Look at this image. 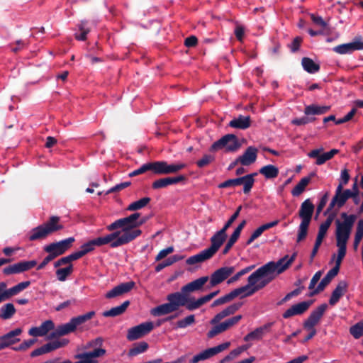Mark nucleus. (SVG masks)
<instances>
[{"mask_svg": "<svg viewBox=\"0 0 363 363\" xmlns=\"http://www.w3.org/2000/svg\"><path fill=\"white\" fill-rule=\"evenodd\" d=\"M255 267V265H250V266H248L242 269H241L240 272H238V273H236L234 276H233L232 277H230L228 280V284H231V283H233V282H235L237 281L242 276L249 273L250 272H251L254 268Z\"/></svg>", "mask_w": 363, "mask_h": 363, "instance_id": "49", "label": "nucleus"}, {"mask_svg": "<svg viewBox=\"0 0 363 363\" xmlns=\"http://www.w3.org/2000/svg\"><path fill=\"white\" fill-rule=\"evenodd\" d=\"M347 282L345 280L340 281L332 292L331 296L329 299V304L335 306L340 300V298L347 292Z\"/></svg>", "mask_w": 363, "mask_h": 363, "instance_id": "31", "label": "nucleus"}, {"mask_svg": "<svg viewBox=\"0 0 363 363\" xmlns=\"http://www.w3.org/2000/svg\"><path fill=\"white\" fill-rule=\"evenodd\" d=\"M101 246H103V244L99 237L83 244L80 247V252L82 253V255L84 256L86 254L94 251L96 247Z\"/></svg>", "mask_w": 363, "mask_h": 363, "instance_id": "39", "label": "nucleus"}, {"mask_svg": "<svg viewBox=\"0 0 363 363\" xmlns=\"http://www.w3.org/2000/svg\"><path fill=\"white\" fill-rule=\"evenodd\" d=\"M257 173H252L243 177L230 179L218 184L219 189H225L228 187H235L240 185H243V193L247 194L250 192L254 183V177L257 175Z\"/></svg>", "mask_w": 363, "mask_h": 363, "instance_id": "9", "label": "nucleus"}, {"mask_svg": "<svg viewBox=\"0 0 363 363\" xmlns=\"http://www.w3.org/2000/svg\"><path fill=\"white\" fill-rule=\"evenodd\" d=\"M315 206L309 199L305 200L301 205L298 216L301 222L298 226L296 242L303 240L307 235L309 225L314 212Z\"/></svg>", "mask_w": 363, "mask_h": 363, "instance_id": "6", "label": "nucleus"}, {"mask_svg": "<svg viewBox=\"0 0 363 363\" xmlns=\"http://www.w3.org/2000/svg\"><path fill=\"white\" fill-rule=\"evenodd\" d=\"M264 233V231L262 230L261 227L259 226V228H257L252 234L250 236V238H248V240H247L246 242V245H250V244H252L256 239H257L262 233Z\"/></svg>", "mask_w": 363, "mask_h": 363, "instance_id": "62", "label": "nucleus"}, {"mask_svg": "<svg viewBox=\"0 0 363 363\" xmlns=\"http://www.w3.org/2000/svg\"><path fill=\"white\" fill-rule=\"evenodd\" d=\"M95 315L94 311H89L85 314L80 315L76 317H73L71 318L72 323L77 328L78 326L82 324L86 323V321L91 320Z\"/></svg>", "mask_w": 363, "mask_h": 363, "instance_id": "46", "label": "nucleus"}, {"mask_svg": "<svg viewBox=\"0 0 363 363\" xmlns=\"http://www.w3.org/2000/svg\"><path fill=\"white\" fill-rule=\"evenodd\" d=\"M327 308L328 305L326 303H323L315 310L313 311L303 323L304 328H314V326L320 321Z\"/></svg>", "mask_w": 363, "mask_h": 363, "instance_id": "21", "label": "nucleus"}, {"mask_svg": "<svg viewBox=\"0 0 363 363\" xmlns=\"http://www.w3.org/2000/svg\"><path fill=\"white\" fill-rule=\"evenodd\" d=\"M135 283L133 281L121 283L106 294V298H113L130 291L135 286Z\"/></svg>", "mask_w": 363, "mask_h": 363, "instance_id": "22", "label": "nucleus"}, {"mask_svg": "<svg viewBox=\"0 0 363 363\" xmlns=\"http://www.w3.org/2000/svg\"><path fill=\"white\" fill-rule=\"evenodd\" d=\"M296 257V252H294L290 257L285 255L277 262L271 261L259 267L248 277L247 281L250 285H253V288L248 290L242 297L250 296L264 288L278 275L286 271L294 262Z\"/></svg>", "mask_w": 363, "mask_h": 363, "instance_id": "1", "label": "nucleus"}, {"mask_svg": "<svg viewBox=\"0 0 363 363\" xmlns=\"http://www.w3.org/2000/svg\"><path fill=\"white\" fill-rule=\"evenodd\" d=\"M240 236L238 235H236L235 233H233L230 235L229 240H228L225 246L224 247L222 253L223 255H226L228 253L230 250L232 248V247L234 245V244L237 242Z\"/></svg>", "mask_w": 363, "mask_h": 363, "instance_id": "55", "label": "nucleus"}, {"mask_svg": "<svg viewBox=\"0 0 363 363\" xmlns=\"http://www.w3.org/2000/svg\"><path fill=\"white\" fill-rule=\"evenodd\" d=\"M35 341H36V340H35V339H30V340H25L18 347H13V349L16 351L26 350V349L31 347L35 342Z\"/></svg>", "mask_w": 363, "mask_h": 363, "instance_id": "64", "label": "nucleus"}, {"mask_svg": "<svg viewBox=\"0 0 363 363\" xmlns=\"http://www.w3.org/2000/svg\"><path fill=\"white\" fill-rule=\"evenodd\" d=\"M179 295L182 299V301H181V303H182L181 306H185L186 308L190 311L196 310L204 304L201 297L195 300L194 298L189 297L188 294H180V292H179Z\"/></svg>", "mask_w": 363, "mask_h": 363, "instance_id": "32", "label": "nucleus"}, {"mask_svg": "<svg viewBox=\"0 0 363 363\" xmlns=\"http://www.w3.org/2000/svg\"><path fill=\"white\" fill-rule=\"evenodd\" d=\"M301 65L307 72L315 73L320 70V65L315 63L312 59L309 57H303L301 60Z\"/></svg>", "mask_w": 363, "mask_h": 363, "instance_id": "40", "label": "nucleus"}, {"mask_svg": "<svg viewBox=\"0 0 363 363\" xmlns=\"http://www.w3.org/2000/svg\"><path fill=\"white\" fill-rule=\"evenodd\" d=\"M339 270L340 269H337V267H333L330 269L319 283L318 286L320 288L324 290L325 288L330 283L331 280L338 274Z\"/></svg>", "mask_w": 363, "mask_h": 363, "instance_id": "43", "label": "nucleus"}, {"mask_svg": "<svg viewBox=\"0 0 363 363\" xmlns=\"http://www.w3.org/2000/svg\"><path fill=\"white\" fill-rule=\"evenodd\" d=\"M208 277H202L195 279L182 287L180 294H188L190 292L201 290L208 281Z\"/></svg>", "mask_w": 363, "mask_h": 363, "instance_id": "29", "label": "nucleus"}, {"mask_svg": "<svg viewBox=\"0 0 363 363\" xmlns=\"http://www.w3.org/2000/svg\"><path fill=\"white\" fill-rule=\"evenodd\" d=\"M187 177L185 175L180 174L177 177H168L160 178L152 183L153 189H160L166 188L170 185H174L179 182H185Z\"/></svg>", "mask_w": 363, "mask_h": 363, "instance_id": "18", "label": "nucleus"}, {"mask_svg": "<svg viewBox=\"0 0 363 363\" xmlns=\"http://www.w3.org/2000/svg\"><path fill=\"white\" fill-rule=\"evenodd\" d=\"M235 270V267H223L216 270L211 276L210 287L215 286L225 281Z\"/></svg>", "mask_w": 363, "mask_h": 363, "instance_id": "16", "label": "nucleus"}, {"mask_svg": "<svg viewBox=\"0 0 363 363\" xmlns=\"http://www.w3.org/2000/svg\"><path fill=\"white\" fill-rule=\"evenodd\" d=\"M167 303L159 305L151 310V314L154 316H162L172 313L177 311L182 303V297L179 292L169 294L167 296Z\"/></svg>", "mask_w": 363, "mask_h": 363, "instance_id": "7", "label": "nucleus"}, {"mask_svg": "<svg viewBox=\"0 0 363 363\" xmlns=\"http://www.w3.org/2000/svg\"><path fill=\"white\" fill-rule=\"evenodd\" d=\"M333 50L340 55L350 54L355 50H362L363 42L358 40L352 43L341 44L334 47Z\"/></svg>", "mask_w": 363, "mask_h": 363, "instance_id": "23", "label": "nucleus"}, {"mask_svg": "<svg viewBox=\"0 0 363 363\" xmlns=\"http://www.w3.org/2000/svg\"><path fill=\"white\" fill-rule=\"evenodd\" d=\"M330 107L328 106H318L311 104L306 106L304 109V113L307 116L308 123H312L315 120V117L311 116V115H322L327 113Z\"/></svg>", "mask_w": 363, "mask_h": 363, "instance_id": "28", "label": "nucleus"}, {"mask_svg": "<svg viewBox=\"0 0 363 363\" xmlns=\"http://www.w3.org/2000/svg\"><path fill=\"white\" fill-rule=\"evenodd\" d=\"M253 288V285H250V281H247V284L245 286H241L240 288H237L228 294L220 297L221 304H225L231 301L233 299L236 298L238 296H240V298H242V295L245 294L248 290Z\"/></svg>", "mask_w": 363, "mask_h": 363, "instance_id": "25", "label": "nucleus"}, {"mask_svg": "<svg viewBox=\"0 0 363 363\" xmlns=\"http://www.w3.org/2000/svg\"><path fill=\"white\" fill-rule=\"evenodd\" d=\"M242 319L241 315H235L233 318H230L225 321L214 326L212 328L211 330H209L207 333V336L208 338H213L216 335L219 333H221L225 330H227L230 327L237 324Z\"/></svg>", "mask_w": 363, "mask_h": 363, "instance_id": "17", "label": "nucleus"}, {"mask_svg": "<svg viewBox=\"0 0 363 363\" xmlns=\"http://www.w3.org/2000/svg\"><path fill=\"white\" fill-rule=\"evenodd\" d=\"M335 217V213H330L328 216V217L327 218V219L325 220V221L322 223L320 225L319 229H318V235L316 237V240H315L313 248L312 250V252L311 253V256H310L311 262H312L313 260L314 257L317 255L318 249H319L320 246L321 245L322 242L327 234V231H328V228H330V226L331 225Z\"/></svg>", "mask_w": 363, "mask_h": 363, "instance_id": "11", "label": "nucleus"}, {"mask_svg": "<svg viewBox=\"0 0 363 363\" xmlns=\"http://www.w3.org/2000/svg\"><path fill=\"white\" fill-rule=\"evenodd\" d=\"M323 151V148L315 149L308 152V156L311 158H316L315 164L317 165H321L326 161L332 159L328 152L320 155V152Z\"/></svg>", "mask_w": 363, "mask_h": 363, "instance_id": "36", "label": "nucleus"}, {"mask_svg": "<svg viewBox=\"0 0 363 363\" xmlns=\"http://www.w3.org/2000/svg\"><path fill=\"white\" fill-rule=\"evenodd\" d=\"M303 42V38L300 36H296L292 42L288 45L291 52H296L299 50L301 45Z\"/></svg>", "mask_w": 363, "mask_h": 363, "instance_id": "57", "label": "nucleus"}, {"mask_svg": "<svg viewBox=\"0 0 363 363\" xmlns=\"http://www.w3.org/2000/svg\"><path fill=\"white\" fill-rule=\"evenodd\" d=\"M213 356V355L211 352V349L208 348V349L200 352L199 354L194 356L191 362V363H197L199 361L205 360V359H208Z\"/></svg>", "mask_w": 363, "mask_h": 363, "instance_id": "52", "label": "nucleus"}, {"mask_svg": "<svg viewBox=\"0 0 363 363\" xmlns=\"http://www.w3.org/2000/svg\"><path fill=\"white\" fill-rule=\"evenodd\" d=\"M341 218L343 220H336V245L338 247L337 257L335 260V265L334 267L340 269V264L343 258L346 255L347 251V242L350 238V233L352 232L353 225L357 219V216L354 214L348 215L347 213H342Z\"/></svg>", "mask_w": 363, "mask_h": 363, "instance_id": "2", "label": "nucleus"}, {"mask_svg": "<svg viewBox=\"0 0 363 363\" xmlns=\"http://www.w3.org/2000/svg\"><path fill=\"white\" fill-rule=\"evenodd\" d=\"M41 332L44 335H47L48 333L50 330H55V324L51 320H48L44 321L40 325Z\"/></svg>", "mask_w": 363, "mask_h": 363, "instance_id": "58", "label": "nucleus"}, {"mask_svg": "<svg viewBox=\"0 0 363 363\" xmlns=\"http://www.w3.org/2000/svg\"><path fill=\"white\" fill-rule=\"evenodd\" d=\"M184 163L168 164L167 162L155 161L143 164L140 168L129 173V177H133L142 174L147 171H152V173L157 175H167L175 174L185 168Z\"/></svg>", "mask_w": 363, "mask_h": 363, "instance_id": "4", "label": "nucleus"}, {"mask_svg": "<svg viewBox=\"0 0 363 363\" xmlns=\"http://www.w3.org/2000/svg\"><path fill=\"white\" fill-rule=\"evenodd\" d=\"M154 328L152 322H145L139 324L135 327L130 328L127 334V339L128 340H135L139 339L148 333H150Z\"/></svg>", "mask_w": 363, "mask_h": 363, "instance_id": "12", "label": "nucleus"}, {"mask_svg": "<svg viewBox=\"0 0 363 363\" xmlns=\"http://www.w3.org/2000/svg\"><path fill=\"white\" fill-rule=\"evenodd\" d=\"M310 182V177H305L302 178L292 189L291 194L294 196H298L299 195H301L305 191L306 187L308 185Z\"/></svg>", "mask_w": 363, "mask_h": 363, "instance_id": "42", "label": "nucleus"}, {"mask_svg": "<svg viewBox=\"0 0 363 363\" xmlns=\"http://www.w3.org/2000/svg\"><path fill=\"white\" fill-rule=\"evenodd\" d=\"M148 348V344L146 342H140L134 344L133 347L129 350L128 355L130 357L136 356L145 352Z\"/></svg>", "mask_w": 363, "mask_h": 363, "instance_id": "47", "label": "nucleus"}, {"mask_svg": "<svg viewBox=\"0 0 363 363\" xmlns=\"http://www.w3.org/2000/svg\"><path fill=\"white\" fill-rule=\"evenodd\" d=\"M242 209V206H240L235 213L230 216V218L228 219V220L225 223L223 227L221 229H224V230L226 232L227 230L231 226V225L234 223V221L238 218V217L240 215V212Z\"/></svg>", "mask_w": 363, "mask_h": 363, "instance_id": "59", "label": "nucleus"}, {"mask_svg": "<svg viewBox=\"0 0 363 363\" xmlns=\"http://www.w3.org/2000/svg\"><path fill=\"white\" fill-rule=\"evenodd\" d=\"M21 333L22 330L21 328H16L1 336L0 350L20 341V339L18 338L17 336L20 335Z\"/></svg>", "mask_w": 363, "mask_h": 363, "instance_id": "24", "label": "nucleus"}, {"mask_svg": "<svg viewBox=\"0 0 363 363\" xmlns=\"http://www.w3.org/2000/svg\"><path fill=\"white\" fill-rule=\"evenodd\" d=\"M350 333L355 339L361 337L363 335V323L359 322L352 325L350 328Z\"/></svg>", "mask_w": 363, "mask_h": 363, "instance_id": "51", "label": "nucleus"}, {"mask_svg": "<svg viewBox=\"0 0 363 363\" xmlns=\"http://www.w3.org/2000/svg\"><path fill=\"white\" fill-rule=\"evenodd\" d=\"M151 201L150 197H143L138 201H134L128 205L126 210L135 211L145 207Z\"/></svg>", "mask_w": 363, "mask_h": 363, "instance_id": "44", "label": "nucleus"}, {"mask_svg": "<svg viewBox=\"0 0 363 363\" xmlns=\"http://www.w3.org/2000/svg\"><path fill=\"white\" fill-rule=\"evenodd\" d=\"M213 257L207 251L206 249L202 250L199 253L189 257L186 260V263L189 265H193L197 263L205 262Z\"/></svg>", "mask_w": 363, "mask_h": 363, "instance_id": "35", "label": "nucleus"}, {"mask_svg": "<svg viewBox=\"0 0 363 363\" xmlns=\"http://www.w3.org/2000/svg\"><path fill=\"white\" fill-rule=\"evenodd\" d=\"M313 300H308L300 302L298 303L293 305L289 309H287L283 314L282 316L285 319H288L294 315H302L313 304Z\"/></svg>", "mask_w": 363, "mask_h": 363, "instance_id": "19", "label": "nucleus"}, {"mask_svg": "<svg viewBox=\"0 0 363 363\" xmlns=\"http://www.w3.org/2000/svg\"><path fill=\"white\" fill-rule=\"evenodd\" d=\"M140 218V213L135 212L127 217L120 218L117 223L119 226L126 225L130 230H139L138 228L145 223L148 220V217L146 216L141 218Z\"/></svg>", "mask_w": 363, "mask_h": 363, "instance_id": "13", "label": "nucleus"}, {"mask_svg": "<svg viewBox=\"0 0 363 363\" xmlns=\"http://www.w3.org/2000/svg\"><path fill=\"white\" fill-rule=\"evenodd\" d=\"M119 219L108 225L107 230L113 231L118 228H121V231H114L104 237H99L103 245L109 244L111 247L116 248L130 242L142 234L141 230H130L126 225L119 226L117 223Z\"/></svg>", "mask_w": 363, "mask_h": 363, "instance_id": "3", "label": "nucleus"}, {"mask_svg": "<svg viewBox=\"0 0 363 363\" xmlns=\"http://www.w3.org/2000/svg\"><path fill=\"white\" fill-rule=\"evenodd\" d=\"M263 334L262 333V330L259 328H256L255 330L249 333L244 337V340L245 342L254 340H261L262 338Z\"/></svg>", "mask_w": 363, "mask_h": 363, "instance_id": "54", "label": "nucleus"}, {"mask_svg": "<svg viewBox=\"0 0 363 363\" xmlns=\"http://www.w3.org/2000/svg\"><path fill=\"white\" fill-rule=\"evenodd\" d=\"M76 328L72 320L65 324L58 325L52 332L49 334V339L57 338L75 331Z\"/></svg>", "mask_w": 363, "mask_h": 363, "instance_id": "27", "label": "nucleus"}, {"mask_svg": "<svg viewBox=\"0 0 363 363\" xmlns=\"http://www.w3.org/2000/svg\"><path fill=\"white\" fill-rule=\"evenodd\" d=\"M131 184L130 182H125L121 184H116L113 187L109 189L107 191L105 192V195H108L111 193L118 192L126 187H128Z\"/></svg>", "mask_w": 363, "mask_h": 363, "instance_id": "60", "label": "nucleus"}, {"mask_svg": "<svg viewBox=\"0 0 363 363\" xmlns=\"http://www.w3.org/2000/svg\"><path fill=\"white\" fill-rule=\"evenodd\" d=\"M196 322L195 320V315H189L184 318L178 320L175 325L174 326V329L177 330L178 328H185L188 326H190L193 324H194Z\"/></svg>", "mask_w": 363, "mask_h": 363, "instance_id": "48", "label": "nucleus"}, {"mask_svg": "<svg viewBox=\"0 0 363 363\" xmlns=\"http://www.w3.org/2000/svg\"><path fill=\"white\" fill-rule=\"evenodd\" d=\"M258 150L254 146H249L243 154L238 157L240 164L243 166H249L253 164L257 157Z\"/></svg>", "mask_w": 363, "mask_h": 363, "instance_id": "26", "label": "nucleus"}, {"mask_svg": "<svg viewBox=\"0 0 363 363\" xmlns=\"http://www.w3.org/2000/svg\"><path fill=\"white\" fill-rule=\"evenodd\" d=\"M242 306V302L235 303L233 304L230 305L229 306L223 309L222 311L217 313L211 320V323L215 325L220 322L223 318L234 314L237 311H238L240 308Z\"/></svg>", "mask_w": 363, "mask_h": 363, "instance_id": "30", "label": "nucleus"}, {"mask_svg": "<svg viewBox=\"0 0 363 363\" xmlns=\"http://www.w3.org/2000/svg\"><path fill=\"white\" fill-rule=\"evenodd\" d=\"M174 249L173 246H169L165 249H163L159 252L155 257V261H160L167 257L168 255L172 253Z\"/></svg>", "mask_w": 363, "mask_h": 363, "instance_id": "61", "label": "nucleus"}, {"mask_svg": "<svg viewBox=\"0 0 363 363\" xmlns=\"http://www.w3.org/2000/svg\"><path fill=\"white\" fill-rule=\"evenodd\" d=\"M215 161V157L211 155L206 154L204 155L202 158L199 160H198L196 164L198 167L199 168H203L208 165H209L211 163Z\"/></svg>", "mask_w": 363, "mask_h": 363, "instance_id": "53", "label": "nucleus"}, {"mask_svg": "<svg viewBox=\"0 0 363 363\" xmlns=\"http://www.w3.org/2000/svg\"><path fill=\"white\" fill-rule=\"evenodd\" d=\"M14 305L11 303H6L0 308V318L8 320L13 317L16 313Z\"/></svg>", "mask_w": 363, "mask_h": 363, "instance_id": "41", "label": "nucleus"}, {"mask_svg": "<svg viewBox=\"0 0 363 363\" xmlns=\"http://www.w3.org/2000/svg\"><path fill=\"white\" fill-rule=\"evenodd\" d=\"M130 305L129 301H124L121 305L113 307L110 310L105 311L103 312V316L104 317H116L123 314Z\"/></svg>", "mask_w": 363, "mask_h": 363, "instance_id": "37", "label": "nucleus"}, {"mask_svg": "<svg viewBox=\"0 0 363 363\" xmlns=\"http://www.w3.org/2000/svg\"><path fill=\"white\" fill-rule=\"evenodd\" d=\"M354 196L350 189H345L343 190V187L342 184H339L335 190V194L334 196L336 198L338 201V208L342 207L347 201L350 199L351 196Z\"/></svg>", "mask_w": 363, "mask_h": 363, "instance_id": "33", "label": "nucleus"}, {"mask_svg": "<svg viewBox=\"0 0 363 363\" xmlns=\"http://www.w3.org/2000/svg\"><path fill=\"white\" fill-rule=\"evenodd\" d=\"M30 281H26L21 282V283L16 284V286L9 289L11 297L13 296L18 294V293H20L21 291H22L23 290H24L25 289L28 287L30 286Z\"/></svg>", "mask_w": 363, "mask_h": 363, "instance_id": "50", "label": "nucleus"}, {"mask_svg": "<svg viewBox=\"0 0 363 363\" xmlns=\"http://www.w3.org/2000/svg\"><path fill=\"white\" fill-rule=\"evenodd\" d=\"M259 172L266 179H272L277 177L279 170L278 167L273 164H267L261 167L259 170Z\"/></svg>", "mask_w": 363, "mask_h": 363, "instance_id": "38", "label": "nucleus"}, {"mask_svg": "<svg viewBox=\"0 0 363 363\" xmlns=\"http://www.w3.org/2000/svg\"><path fill=\"white\" fill-rule=\"evenodd\" d=\"M241 147L238 137L234 134H227L223 135L219 140L214 142L209 148L211 152L225 149L227 152H234L238 150Z\"/></svg>", "mask_w": 363, "mask_h": 363, "instance_id": "8", "label": "nucleus"}, {"mask_svg": "<svg viewBox=\"0 0 363 363\" xmlns=\"http://www.w3.org/2000/svg\"><path fill=\"white\" fill-rule=\"evenodd\" d=\"M63 228L64 225L60 223V218L52 216L45 223L33 228L29 233L28 239L30 241L45 239L49 235Z\"/></svg>", "mask_w": 363, "mask_h": 363, "instance_id": "5", "label": "nucleus"}, {"mask_svg": "<svg viewBox=\"0 0 363 363\" xmlns=\"http://www.w3.org/2000/svg\"><path fill=\"white\" fill-rule=\"evenodd\" d=\"M37 265L35 260L21 261L4 268L3 273L5 275L20 274L30 270Z\"/></svg>", "mask_w": 363, "mask_h": 363, "instance_id": "14", "label": "nucleus"}, {"mask_svg": "<svg viewBox=\"0 0 363 363\" xmlns=\"http://www.w3.org/2000/svg\"><path fill=\"white\" fill-rule=\"evenodd\" d=\"M228 125L233 128L246 130L251 125V118L250 116L239 115L229 122Z\"/></svg>", "mask_w": 363, "mask_h": 363, "instance_id": "34", "label": "nucleus"}, {"mask_svg": "<svg viewBox=\"0 0 363 363\" xmlns=\"http://www.w3.org/2000/svg\"><path fill=\"white\" fill-rule=\"evenodd\" d=\"M226 238L227 234L224 229H220V230L217 231L211 238V246L206 250L211 255L212 257H213V255L223 245Z\"/></svg>", "mask_w": 363, "mask_h": 363, "instance_id": "20", "label": "nucleus"}, {"mask_svg": "<svg viewBox=\"0 0 363 363\" xmlns=\"http://www.w3.org/2000/svg\"><path fill=\"white\" fill-rule=\"evenodd\" d=\"M230 345V343L229 342H225L224 343H222L218 346L211 347L210 349L211 350L213 355L214 356V355L223 352V350L228 349Z\"/></svg>", "mask_w": 363, "mask_h": 363, "instance_id": "63", "label": "nucleus"}, {"mask_svg": "<svg viewBox=\"0 0 363 363\" xmlns=\"http://www.w3.org/2000/svg\"><path fill=\"white\" fill-rule=\"evenodd\" d=\"M6 287L7 284L5 282H0V303L11 297L9 289H7Z\"/></svg>", "mask_w": 363, "mask_h": 363, "instance_id": "56", "label": "nucleus"}, {"mask_svg": "<svg viewBox=\"0 0 363 363\" xmlns=\"http://www.w3.org/2000/svg\"><path fill=\"white\" fill-rule=\"evenodd\" d=\"M74 237H69L59 242H52L44 247L43 250L48 254H52L55 258L63 255L74 242Z\"/></svg>", "mask_w": 363, "mask_h": 363, "instance_id": "10", "label": "nucleus"}, {"mask_svg": "<svg viewBox=\"0 0 363 363\" xmlns=\"http://www.w3.org/2000/svg\"><path fill=\"white\" fill-rule=\"evenodd\" d=\"M73 265L69 264L64 268H59L56 270V276L59 281H65L67 277L73 272Z\"/></svg>", "mask_w": 363, "mask_h": 363, "instance_id": "45", "label": "nucleus"}, {"mask_svg": "<svg viewBox=\"0 0 363 363\" xmlns=\"http://www.w3.org/2000/svg\"><path fill=\"white\" fill-rule=\"evenodd\" d=\"M69 342V340L67 339H62L60 340H54L50 342H48L47 344L34 350L30 353L31 357H35L40 355H42L45 353L50 352L55 350H57L58 348H60L62 347L65 346Z\"/></svg>", "mask_w": 363, "mask_h": 363, "instance_id": "15", "label": "nucleus"}]
</instances>
